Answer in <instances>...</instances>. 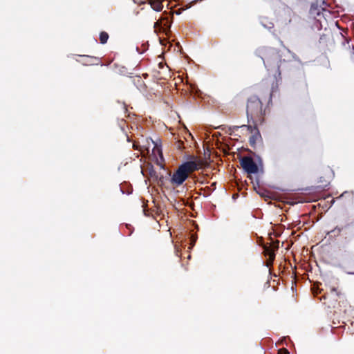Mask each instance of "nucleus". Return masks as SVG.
I'll return each instance as SVG.
<instances>
[{
    "label": "nucleus",
    "instance_id": "423d86ee",
    "mask_svg": "<svg viewBox=\"0 0 354 354\" xmlns=\"http://www.w3.org/2000/svg\"><path fill=\"white\" fill-rule=\"evenodd\" d=\"M241 127H245L248 129V131H250V133H253L254 131H255V133L250 137V142L251 145H253L255 144V142L258 138H259L261 136L259 134V132L258 131L256 127H252L251 126H247V125H243Z\"/></svg>",
    "mask_w": 354,
    "mask_h": 354
},
{
    "label": "nucleus",
    "instance_id": "f8f14e48",
    "mask_svg": "<svg viewBox=\"0 0 354 354\" xmlns=\"http://www.w3.org/2000/svg\"><path fill=\"white\" fill-rule=\"evenodd\" d=\"M340 232H341V229L339 227H336L330 232V233H335L337 234H339Z\"/></svg>",
    "mask_w": 354,
    "mask_h": 354
},
{
    "label": "nucleus",
    "instance_id": "20e7f679",
    "mask_svg": "<svg viewBox=\"0 0 354 354\" xmlns=\"http://www.w3.org/2000/svg\"><path fill=\"white\" fill-rule=\"evenodd\" d=\"M240 163L243 169L248 174H256L258 172V167L252 158L245 156L241 159Z\"/></svg>",
    "mask_w": 354,
    "mask_h": 354
},
{
    "label": "nucleus",
    "instance_id": "ddd939ff",
    "mask_svg": "<svg viewBox=\"0 0 354 354\" xmlns=\"http://www.w3.org/2000/svg\"><path fill=\"white\" fill-rule=\"evenodd\" d=\"M261 24L263 26V27H265L266 28H268V29H271L273 27V24L272 23H269L268 25L263 24L262 22H261Z\"/></svg>",
    "mask_w": 354,
    "mask_h": 354
},
{
    "label": "nucleus",
    "instance_id": "7ed1b4c3",
    "mask_svg": "<svg viewBox=\"0 0 354 354\" xmlns=\"http://www.w3.org/2000/svg\"><path fill=\"white\" fill-rule=\"evenodd\" d=\"M261 109V102L259 98L256 96H251L247 104V114L248 116L250 115L252 116L254 113H258Z\"/></svg>",
    "mask_w": 354,
    "mask_h": 354
},
{
    "label": "nucleus",
    "instance_id": "2eb2a0df",
    "mask_svg": "<svg viewBox=\"0 0 354 354\" xmlns=\"http://www.w3.org/2000/svg\"><path fill=\"white\" fill-rule=\"evenodd\" d=\"M346 192L342 194L341 196H343Z\"/></svg>",
    "mask_w": 354,
    "mask_h": 354
},
{
    "label": "nucleus",
    "instance_id": "0eeeda50",
    "mask_svg": "<svg viewBox=\"0 0 354 354\" xmlns=\"http://www.w3.org/2000/svg\"><path fill=\"white\" fill-rule=\"evenodd\" d=\"M149 3L156 11H160L162 9V2L159 0H150Z\"/></svg>",
    "mask_w": 354,
    "mask_h": 354
},
{
    "label": "nucleus",
    "instance_id": "1a4fd4ad",
    "mask_svg": "<svg viewBox=\"0 0 354 354\" xmlns=\"http://www.w3.org/2000/svg\"><path fill=\"white\" fill-rule=\"evenodd\" d=\"M153 143L154 144V147L153 149V153H157L160 156L161 158H162V150H161L160 147L158 146L157 142H155L153 141Z\"/></svg>",
    "mask_w": 354,
    "mask_h": 354
},
{
    "label": "nucleus",
    "instance_id": "6e6552de",
    "mask_svg": "<svg viewBox=\"0 0 354 354\" xmlns=\"http://www.w3.org/2000/svg\"><path fill=\"white\" fill-rule=\"evenodd\" d=\"M109 38V35L106 32H102L100 35V42L104 44L106 43Z\"/></svg>",
    "mask_w": 354,
    "mask_h": 354
},
{
    "label": "nucleus",
    "instance_id": "f03ea898",
    "mask_svg": "<svg viewBox=\"0 0 354 354\" xmlns=\"http://www.w3.org/2000/svg\"><path fill=\"white\" fill-rule=\"evenodd\" d=\"M198 168V163L196 160L187 161L180 165L171 178V183L173 186L181 185L189 177L190 173Z\"/></svg>",
    "mask_w": 354,
    "mask_h": 354
},
{
    "label": "nucleus",
    "instance_id": "9d476101",
    "mask_svg": "<svg viewBox=\"0 0 354 354\" xmlns=\"http://www.w3.org/2000/svg\"><path fill=\"white\" fill-rule=\"evenodd\" d=\"M196 240H197V235L196 234H192V237H191V243H190L191 245L189 247V249H191V248H192L194 247Z\"/></svg>",
    "mask_w": 354,
    "mask_h": 354
},
{
    "label": "nucleus",
    "instance_id": "4468645a",
    "mask_svg": "<svg viewBox=\"0 0 354 354\" xmlns=\"http://www.w3.org/2000/svg\"><path fill=\"white\" fill-rule=\"evenodd\" d=\"M331 292H332V293L337 294V289H336L335 288H333L331 289Z\"/></svg>",
    "mask_w": 354,
    "mask_h": 354
},
{
    "label": "nucleus",
    "instance_id": "39448f33",
    "mask_svg": "<svg viewBox=\"0 0 354 354\" xmlns=\"http://www.w3.org/2000/svg\"><path fill=\"white\" fill-rule=\"evenodd\" d=\"M171 22L168 17L163 18L162 20H158L154 24L156 32H164L166 34L169 31Z\"/></svg>",
    "mask_w": 354,
    "mask_h": 354
},
{
    "label": "nucleus",
    "instance_id": "f257e3e1",
    "mask_svg": "<svg viewBox=\"0 0 354 354\" xmlns=\"http://www.w3.org/2000/svg\"><path fill=\"white\" fill-rule=\"evenodd\" d=\"M257 54L261 58L263 64L268 70H270L272 64L276 65L277 76L274 75L276 80V85H272L270 97L272 93L277 90L279 82L281 81V72L279 66V55L275 49L271 48H260L257 49Z\"/></svg>",
    "mask_w": 354,
    "mask_h": 354
},
{
    "label": "nucleus",
    "instance_id": "9b49d317",
    "mask_svg": "<svg viewBox=\"0 0 354 354\" xmlns=\"http://www.w3.org/2000/svg\"><path fill=\"white\" fill-rule=\"evenodd\" d=\"M278 354H289V351L286 348H281L278 351Z\"/></svg>",
    "mask_w": 354,
    "mask_h": 354
}]
</instances>
